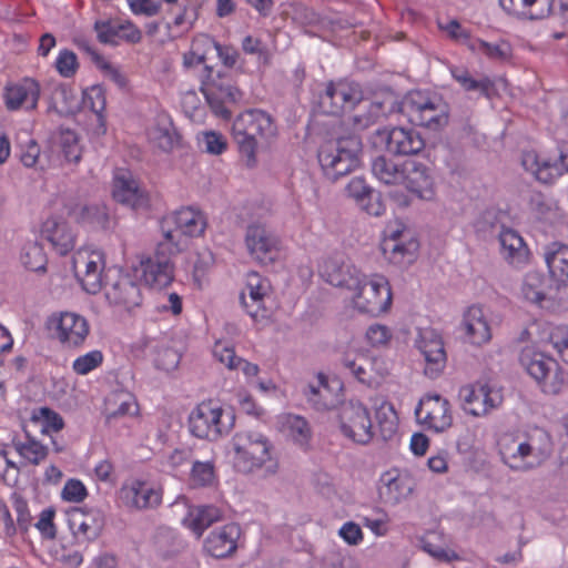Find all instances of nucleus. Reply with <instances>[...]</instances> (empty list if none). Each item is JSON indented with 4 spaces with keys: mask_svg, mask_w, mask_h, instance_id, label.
Segmentation results:
<instances>
[{
    "mask_svg": "<svg viewBox=\"0 0 568 568\" xmlns=\"http://www.w3.org/2000/svg\"><path fill=\"white\" fill-rule=\"evenodd\" d=\"M234 467L244 474L263 471L273 476L278 470V460L270 439L255 430H243L232 439Z\"/></svg>",
    "mask_w": 568,
    "mask_h": 568,
    "instance_id": "f257e3e1",
    "label": "nucleus"
},
{
    "mask_svg": "<svg viewBox=\"0 0 568 568\" xmlns=\"http://www.w3.org/2000/svg\"><path fill=\"white\" fill-rule=\"evenodd\" d=\"M498 452L503 463L510 469L531 470L549 457V437L540 430L526 436L504 434L498 439Z\"/></svg>",
    "mask_w": 568,
    "mask_h": 568,
    "instance_id": "f03ea898",
    "label": "nucleus"
},
{
    "mask_svg": "<svg viewBox=\"0 0 568 568\" xmlns=\"http://www.w3.org/2000/svg\"><path fill=\"white\" fill-rule=\"evenodd\" d=\"M275 132L272 118L264 111L248 110L235 119L232 136L246 166L255 165L257 145L274 136Z\"/></svg>",
    "mask_w": 568,
    "mask_h": 568,
    "instance_id": "7ed1b4c3",
    "label": "nucleus"
},
{
    "mask_svg": "<svg viewBox=\"0 0 568 568\" xmlns=\"http://www.w3.org/2000/svg\"><path fill=\"white\" fill-rule=\"evenodd\" d=\"M205 226L204 215L192 207H183L166 215L161 222L163 240L159 242V252H182L187 246V237L203 234Z\"/></svg>",
    "mask_w": 568,
    "mask_h": 568,
    "instance_id": "20e7f679",
    "label": "nucleus"
},
{
    "mask_svg": "<svg viewBox=\"0 0 568 568\" xmlns=\"http://www.w3.org/2000/svg\"><path fill=\"white\" fill-rule=\"evenodd\" d=\"M398 111L415 125L439 130L448 123V105L435 94L409 92L399 103Z\"/></svg>",
    "mask_w": 568,
    "mask_h": 568,
    "instance_id": "39448f33",
    "label": "nucleus"
},
{
    "mask_svg": "<svg viewBox=\"0 0 568 568\" xmlns=\"http://www.w3.org/2000/svg\"><path fill=\"white\" fill-rule=\"evenodd\" d=\"M361 149L362 142L356 135L323 143L317 156L325 176L334 182L354 170L358 165Z\"/></svg>",
    "mask_w": 568,
    "mask_h": 568,
    "instance_id": "423d86ee",
    "label": "nucleus"
},
{
    "mask_svg": "<svg viewBox=\"0 0 568 568\" xmlns=\"http://www.w3.org/2000/svg\"><path fill=\"white\" fill-rule=\"evenodd\" d=\"M201 91L212 111L223 119L231 116L230 108L241 98V92L232 84L231 78L209 65H205L202 74Z\"/></svg>",
    "mask_w": 568,
    "mask_h": 568,
    "instance_id": "0eeeda50",
    "label": "nucleus"
},
{
    "mask_svg": "<svg viewBox=\"0 0 568 568\" xmlns=\"http://www.w3.org/2000/svg\"><path fill=\"white\" fill-rule=\"evenodd\" d=\"M520 365L541 386L547 394H558L565 375L556 359L534 347H525L519 356Z\"/></svg>",
    "mask_w": 568,
    "mask_h": 568,
    "instance_id": "6e6552de",
    "label": "nucleus"
},
{
    "mask_svg": "<svg viewBox=\"0 0 568 568\" xmlns=\"http://www.w3.org/2000/svg\"><path fill=\"white\" fill-rule=\"evenodd\" d=\"M342 434L354 443L366 445L374 437V428L368 408L359 400L341 404L337 414Z\"/></svg>",
    "mask_w": 568,
    "mask_h": 568,
    "instance_id": "1a4fd4ad",
    "label": "nucleus"
},
{
    "mask_svg": "<svg viewBox=\"0 0 568 568\" xmlns=\"http://www.w3.org/2000/svg\"><path fill=\"white\" fill-rule=\"evenodd\" d=\"M223 415L221 407L214 406L212 402H203L190 414V432L199 438L216 440L233 426L234 417L229 415L225 422Z\"/></svg>",
    "mask_w": 568,
    "mask_h": 568,
    "instance_id": "9d476101",
    "label": "nucleus"
},
{
    "mask_svg": "<svg viewBox=\"0 0 568 568\" xmlns=\"http://www.w3.org/2000/svg\"><path fill=\"white\" fill-rule=\"evenodd\" d=\"M362 278L359 286L352 290L356 292L353 297L354 306L359 312L373 316L386 312L392 304V292L387 280L381 275L371 280L363 275Z\"/></svg>",
    "mask_w": 568,
    "mask_h": 568,
    "instance_id": "9b49d317",
    "label": "nucleus"
},
{
    "mask_svg": "<svg viewBox=\"0 0 568 568\" xmlns=\"http://www.w3.org/2000/svg\"><path fill=\"white\" fill-rule=\"evenodd\" d=\"M364 99L361 87L351 81H331L320 95V108L323 113L329 115H342L352 111Z\"/></svg>",
    "mask_w": 568,
    "mask_h": 568,
    "instance_id": "f8f14e48",
    "label": "nucleus"
},
{
    "mask_svg": "<svg viewBox=\"0 0 568 568\" xmlns=\"http://www.w3.org/2000/svg\"><path fill=\"white\" fill-rule=\"evenodd\" d=\"M244 241L251 257L261 264H272L278 256L280 240L264 224H250Z\"/></svg>",
    "mask_w": 568,
    "mask_h": 568,
    "instance_id": "ddd939ff",
    "label": "nucleus"
},
{
    "mask_svg": "<svg viewBox=\"0 0 568 568\" xmlns=\"http://www.w3.org/2000/svg\"><path fill=\"white\" fill-rule=\"evenodd\" d=\"M415 415L422 425L436 433L445 432L453 424L450 404L438 394H427L420 398Z\"/></svg>",
    "mask_w": 568,
    "mask_h": 568,
    "instance_id": "4468645a",
    "label": "nucleus"
},
{
    "mask_svg": "<svg viewBox=\"0 0 568 568\" xmlns=\"http://www.w3.org/2000/svg\"><path fill=\"white\" fill-rule=\"evenodd\" d=\"M459 397L463 409L476 417L489 414L503 403L501 393L487 384L466 385L460 388Z\"/></svg>",
    "mask_w": 568,
    "mask_h": 568,
    "instance_id": "2eb2a0df",
    "label": "nucleus"
},
{
    "mask_svg": "<svg viewBox=\"0 0 568 568\" xmlns=\"http://www.w3.org/2000/svg\"><path fill=\"white\" fill-rule=\"evenodd\" d=\"M72 266L74 275L84 291L95 294L101 290L104 262L100 252L78 251L73 255Z\"/></svg>",
    "mask_w": 568,
    "mask_h": 568,
    "instance_id": "dca6fc26",
    "label": "nucleus"
},
{
    "mask_svg": "<svg viewBox=\"0 0 568 568\" xmlns=\"http://www.w3.org/2000/svg\"><path fill=\"white\" fill-rule=\"evenodd\" d=\"M104 295L110 304L128 310L140 305L142 300L140 286L133 276L119 271L113 276L108 275Z\"/></svg>",
    "mask_w": 568,
    "mask_h": 568,
    "instance_id": "f3484780",
    "label": "nucleus"
},
{
    "mask_svg": "<svg viewBox=\"0 0 568 568\" xmlns=\"http://www.w3.org/2000/svg\"><path fill=\"white\" fill-rule=\"evenodd\" d=\"M377 135L385 142L386 150L394 155H415L425 148L423 136L414 129L395 126L378 130Z\"/></svg>",
    "mask_w": 568,
    "mask_h": 568,
    "instance_id": "a211bd4d",
    "label": "nucleus"
},
{
    "mask_svg": "<svg viewBox=\"0 0 568 568\" xmlns=\"http://www.w3.org/2000/svg\"><path fill=\"white\" fill-rule=\"evenodd\" d=\"M416 344L425 359V375L432 379L437 378L443 373L447 362L440 335L434 329H424L420 332Z\"/></svg>",
    "mask_w": 568,
    "mask_h": 568,
    "instance_id": "6ab92c4d",
    "label": "nucleus"
},
{
    "mask_svg": "<svg viewBox=\"0 0 568 568\" xmlns=\"http://www.w3.org/2000/svg\"><path fill=\"white\" fill-rule=\"evenodd\" d=\"M55 336L67 347L83 345L90 332L88 321L75 313L64 312L51 318Z\"/></svg>",
    "mask_w": 568,
    "mask_h": 568,
    "instance_id": "aec40b11",
    "label": "nucleus"
},
{
    "mask_svg": "<svg viewBox=\"0 0 568 568\" xmlns=\"http://www.w3.org/2000/svg\"><path fill=\"white\" fill-rule=\"evenodd\" d=\"M69 527L73 536L81 541L98 539L104 528V515L99 509L74 508L69 513Z\"/></svg>",
    "mask_w": 568,
    "mask_h": 568,
    "instance_id": "412c9836",
    "label": "nucleus"
},
{
    "mask_svg": "<svg viewBox=\"0 0 568 568\" xmlns=\"http://www.w3.org/2000/svg\"><path fill=\"white\" fill-rule=\"evenodd\" d=\"M40 98V84L32 78H23L22 80L9 83L3 91L6 108L10 111L24 109L27 111L34 110Z\"/></svg>",
    "mask_w": 568,
    "mask_h": 568,
    "instance_id": "4be33fe9",
    "label": "nucleus"
},
{
    "mask_svg": "<svg viewBox=\"0 0 568 568\" xmlns=\"http://www.w3.org/2000/svg\"><path fill=\"white\" fill-rule=\"evenodd\" d=\"M321 276L331 285L352 291L363 282V274L341 257H328L321 265Z\"/></svg>",
    "mask_w": 568,
    "mask_h": 568,
    "instance_id": "5701e85b",
    "label": "nucleus"
},
{
    "mask_svg": "<svg viewBox=\"0 0 568 568\" xmlns=\"http://www.w3.org/2000/svg\"><path fill=\"white\" fill-rule=\"evenodd\" d=\"M112 195L116 202L133 210L145 209L149 205L148 194L128 171H119L115 174Z\"/></svg>",
    "mask_w": 568,
    "mask_h": 568,
    "instance_id": "b1692460",
    "label": "nucleus"
},
{
    "mask_svg": "<svg viewBox=\"0 0 568 568\" xmlns=\"http://www.w3.org/2000/svg\"><path fill=\"white\" fill-rule=\"evenodd\" d=\"M178 253H160L156 246L155 256L141 261V273L146 285L152 288L166 287L173 281L172 255Z\"/></svg>",
    "mask_w": 568,
    "mask_h": 568,
    "instance_id": "393cba45",
    "label": "nucleus"
},
{
    "mask_svg": "<svg viewBox=\"0 0 568 568\" xmlns=\"http://www.w3.org/2000/svg\"><path fill=\"white\" fill-rule=\"evenodd\" d=\"M241 528L236 524H227L212 530L204 540L205 551L217 559L232 556L237 549Z\"/></svg>",
    "mask_w": 568,
    "mask_h": 568,
    "instance_id": "a878e982",
    "label": "nucleus"
},
{
    "mask_svg": "<svg viewBox=\"0 0 568 568\" xmlns=\"http://www.w3.org/2000/svg\"><path fill=\"white\" fill-rule=\"evenodd\" d=\"M402 184L412 193L424 200H429L434 195V176L430 169L424 163L417 161H406L403 163Z\"/></svg>",
    "mask_w": 568,
    "mask_h": 568,
    "instance_id": "bb28decb",
    "label": "nucleus"
},
{
    "mask_svg": "<svg viewBox=\"0 0 568 568\" xmlns=\"http://www.w3.org/2000/svg\"><path fill=\"white\" fill-rule=\"evenodd\" d=\"M98 40L103 44L118 45L120 40L139 42L141 32L131 22L119 20H97L93 26Z\"/></svg>",
    "mask_w": 568,
    "mask_h": 568,
    "instance_id": "cd10ccee",
    "label": "nucleus"
},
{
    "mask_svg": "<svg viewBox=\"0 0 568 568\" xmlns=\"http://www.w3.org/2000/svg\"><path fill=\"white\" fill-rule=\"evenodd\" d=\"M270 293L267 280L260 274L252 272L247 274L245 291L241 293L240 300L246 313L253 317L264 316V298Z\"/></svg>",
    "mask_w": 568,
    "mask_h": 568,
    "instance_id": "c85d7f7f",
    "label": "nucleus"
},
{
    "mask_svg": "<svg viewBox=\"0 0 568 568\" xmlns=\"http://www.w3.org/2000/svg\"><path fill=\"white\" fill-rule=\"evenodd\" d=\"M120 498L130 508L148 509L161 504L162 494L149 484L136 480L121 488Z\"/></svg>",
    "mask_w": 568,
    "mask_h": 568,
    "instance_id": "c756f323",
    "label": "nucleus"
},
{
    "mask_svg": "<svg viewBox=\"0 0 568 568\" xmlns=\"http://www.w3.org/2000/svg\"><path fill=\"white\" fill-rule=\"evenodd\" d=\"M544 258L550 277L560 286L568 285V245L551 242L544 247Z\"/></svg>",
    "mask_w": 568,
    "mask_h": 568,
    "instance_id": "7c9ffc66",
    "label": "nucleus"
},
{
    "mask_svg": "<svg viewBox=\"0 0 568 568\" xmlns=\"http://www.w3.org/2000/svg\"><path fill=\"white\" fill-rule=\"evenodd\" d=\"M346 193L354 199L368 214L379 216L385 211L381 195L371 187L363 178H354L346 185Z\"/></svg>",
    "mask_w": 568,
    "mask_h": 568,
    "instance_id": "2f4dec72",
    "label": "nucleus"
},
{
    "mask_svg": "<svg viewBox=\"0 0 568 568\" xmlns=\"http://www.w3.org/2000/svg\"><path fill=\"white\" fill-rule=\"evenodd\" d=\"M41 236L61 255L69 253L74 246V236L68 224L57 217H49L43 222Z\"/></svg>",
    "mask_w": 568,
    "mask_h": 568,
    "instance_id": "473e14b6",
    "label": "nucleus"
},
{
    "mask_svg": "<svg viewBox=\"0 0 568 568\" xmlns=\"http://www.w3.org/2000/svg\"><path fill=\"white\" fill-rule=\"evenodd\" d=\"M463 327L469 342L474 345L486 344L491 338L490 326L480 306L473 305L466 311Z\"/></svg>",
    "mask_w": 568,
    "mask_h": 568,
    "instance_id": "72a5a7b5",
    "label": "nucleus"
},
{
    "mask_svg": "<svg viewBox=\"0 0 568 568\" xmlns=\"http://www.w3.org/2000/svg\"><path fill=\"white\" fill-rule=\"evenodd\" d=\"M499 4L509 14L538 20L548 17L554 0H499Z\"/></svg>",
    "mask_w": 568,
    "mask_h": 568,
    "instance_id": "f704fd0d",
    "label": "nucleus"
},
{
    "mask_svg": "<svg viewBox=\"0 0 568 568\" xmlns=\"http://www.w3.org/2000/svg\"><path fill=\"white\" fill-rule=\"evenodd\" d=\"M523 297L534 304L542 305L546 301H554L557 294L547 285L544 275L539 272H528L521 283Z\"/></svg>",
    "mask_w": 568,
    "mask_h": 568,
    "instance_id": "c9c22d12",
    "label": "nucleus"
},
{
    "mask_svg": "<svg viewBox=\"0 0 568 568\" xmlns=\"http://www.w3.org/2000/svg\"><path fill=\"white\" fill-rule=\"evenodd\" d=\"M418 246V242L414 237L405 240L384 239L381 243L384 257L395 265L410 263Z\"/></svg>",
    "mask_w": 568,
    "mask_h": 568,
    "instance_id": "e433bc0d",
    "label": "nucleus"
},
{
    "mask_svg": "<svg viewBox=\"0 0 568 568\" xmlns=\"http://www.w3.org/2000/svg\"><path fill=\"white\" fill-rule=\"evenodd\" d=\"M499 243L504 258L513 265L519 266L528 260V248L523 237L511 229H503L499 233Z\"/></svg>",
    "mask_w": 568,
    "mask_h": 568,
    "instance_id": "4c0bfd02",
    "label": "nucleus"
},
{
    "mask_svg": "<svg viewBox=\"0 0 568 568\" xmlns=\"http://www.w3.org/2000/svg\"><path fill=\"white\" fill-rule=\"evenodd\" d=\"M410 480L405 476L386 473L381 478L379 497L385 504L396 505L412 493Z\"/></svg>",
    "mask_w": 568,
    "mask_h": 568,
    "instance_id": "58836bf2",
    "label": "nucleus"
},
{
    "mask_svg": "<svg viewBox=\"0 0 568 568\" xmlns=\"http://www.w3.org/2000/svg\"><path fill=\"white\" fill-rule=\"evenodd\" d=\"M213 356L229 369L241 368L247 377L256 376L260 368L256 364L250 363L235 354L232 346L223 342H216L213 347Z\"/></svg>",
    "mask_w": 568,
    "mask_h": 568,
    "instance_id": "ea45409f",
    "label": "nucleus"
},
{
    "mask_svg": "<svg viewBox=\"0 0 568 568\" xmlns=\"http://www.w3.org/2000/svg\"><path fill=\"white\" fill-rule=\"evenodd\" d=\"M373 175L385 185H400L403 182V164L396 163L386 155H378L372 160Z\"/></svg>",
    "mask_w": 568,
    "mask_h": 568,
    "instance_id": "a19ab883",
    "label": "nucleus"
},
{
    "mask_svg": "<svg viewBox=\"0 0 568 568\" xmlns=\"http://www.w3.org/2000/svg\"><path fill=\"white\" fill-rule=\"evenodd\" d=\"M221 519V509L210 505L192 509L184 519V524L200 538L206 528Z\"/></svg>",
    "mask_w": 568,
    "mask_h": 568,
    "instance_id": "79ce46f5",
    "label": "nucleus"
},
{
    "mask_svg": "<svg viewBox=\"0 0 568 568\" xmlns=\"http://www.w3.org/2000/svg\"><path fill=\"white\" fill-rule=\"evenodd\" d=\"M521 164L524 169L542 183H551L559 176V171L551 165L550 160H540L536 152L527 151L523 153Z\"/></svg>",
    "mask_w": 568,
    "mask_h": 568,
    "instance_id": "37998d69",
    "label": "nucleus"
},
{
    "mask_svg": "<svg viewBox=\"0 0 568 568\" xmlns=\"http://www.w3.org/2000/svg\"><path fill=\"white\" fill-rule=\"evenodd\" d=\"M149 139L153 145L170 152L179 143V134L170 121L158 122L149 130Z\"/></svg>",
    "mask_w": 568,
    "mask_h": 568,
    "instance_id": "c03bdc74",
    "label": "nucleus"
},
{
    "mask_svg": "<svg viewBox=\"0 0 568 568\" xmlns=\"http://www.w3.org/2000/svg\"><path fill=\"white\" fill-rule=\"evenodd\" d=\"M71 215L80 223L104 227L108 223L106 209L99 204H77Z\"/></svg>",
    "mask_w": 568,
    "mask_h": 568,
    "instance_id": "a18cd8bd",
    "label": "nucleus"
},
{
    "mask_svg": "<svg viewBox=\"0 0 568 568\" xmlns=\"http://www.w3.org/2000/svg\"><path fill=\"white\" fill-rule=\"evenodd\" d=\"M20 261L24 268L32 272H45L47 255L38 242L27 243L21 251Z\"/></svg>",
    "mask_w": 568,
    "mask_h": 568,
    "instance_id": "49530a36",
    "label": "nucleus"
},
{
    "mask_svg": "<svg viewBox=\"0 0 568 568\" xmlns=\"http://www.w3.org/2000/svg\"><path fill=\"white\" fill-rule=\"evenodd\" d=\"M453 78L466 90V91H478L485 97L490 95V91L494 89V83L490 79L483 77L478 80L474 79L468 70L463 68L450 69Z\"/></svg>",
    "mask_w": 568,
    "mask_h": 568,
    "instance_id": "de8ad7c7",
    "label": "nucleus"
},
{
    "mask_svg": "<svg viewBox=\"0 0 568 568\" xmlns=\"http://www.w3.org/2000/svg\"><path fill=\"white\" fill-rule=\"evenodd\" d=\"M376 420L381 435L385 440L390 439L396 434L398 417L390 403L383 402L376 408Z\"/></svg>",
    "mask_w": 568,
    "mask_h": 568,
    "instance_id": "09e8293b",
    "label": "nucleus"
},
{
    "mask_svg": "<svg viewBox=\"0 0 568 568\" xmlns=\"http://www.w3.org/2000/svg\"><path fill=\"white\" fill-rule=\"evenodd\" d=\"M287 436L298 445L307 444L311 438V428L305 418L297 415H287L284 422Z\"/></svg>",
    "mask_w": 568,
    "mask_h": 568,
    "instance_id": "8fccbe9b",
    "label": "nucleus"
},
{
    "mask_svg": "<svg viewBox=\"0 0 568 568\" xmlns=\"http://www.w3.org/2000/svg\"><path fill=\"white\" fill-rule=\"evenodd\" d=\"M31 420L41 427L42 433L59 432L64 426L62 417L48 407L34 409Z\"/></svg>",
    "mask_w": 568,
    "mask_h": 568,
    "instance_id": "3c124183",
    "label": "nucleus"
},
{
    "mask_svg": "<svg viewBox=\"0 0 568 568\" xmlns=\"http://www.w3.org/2000/svg\"><path fill=\"white\" fill-rule=\"evenodd\" d=\"M216 480L212 462H195L191 469V483L195 487L212 486Z\"/></svg>",
    "mask_w": 568,
    "mask_h": 568,
    "instance_id": "603ef678",
    "label": "nucleus"
},
{
    "mask_svg": "<svg viewBox=\"0 0 568 568\" xmlns=\"http://www.w3.org/2000/svg\"><path fill=\"white\" fill-rule=\"evenodd\" d=\"M320 385H307L304 389V395L307 402L317 410H324L331 408L332 404L326 399V393H328L327 385L324 381V376H318Z\"/></svg>",
    "mask_w": 568,
    "mask_h": 568,
    "instance_id": "864d4df0",
    "label": "nucleus"
},
{
    "mask_svg": "<svg viewBox=\"0 0 568 568\" xmlns=\"http://www.w3.org/2000/svg\"><path fill=\"white\" fill-rule=\"evenodd\" d=\"M16 449L33 465L40 464L48 455V448L32 438H28L26 443H17Z\"/></svg>",
    "mask_w": 568,
    "mask_h": 568,
    "instance_id": "5fc2aeb1",
    "label": "nucleus"
},
{
    "mask_svg": "<svg viewBox=\"0 0 568 568\" xmlns=\"http://www.w3.org/2000/svg\"><path fill=\"white\" fill-rule=\"evenodd\" d=\"M103 354L99 349L91 351L77 357L72 363V369L77 375H87L100 367L103 363Z\"/></svg>",
    "mask_w": 568,
    "mask_h": 568,
    "instance_id": "6e6d98bb",
    "label": "nucleus"
},
{
    "mask_svg": "<svg viewBox=\"0 0 568 568\" xmlns=\"http://www.w3.org/2000/svg\"><path fill=\"white\" fill-rule=\"evenodd\" d=\"M61 152L64 159L70 163H79L82 155V149L79 144L78 135L70 130L61 133Z\"/></svg>",
    "mask_w": 568,
    "mask_h": 568,
    "instance_id": "4d7b16f0",
    "label": "nucleus"
},
{
    "mask_svg": "<svg viewBox=\"0 0 568 568\" xmlns=\"http://www.w3.org/2000/svg\"><path fill=\"white\" fill-rule=\"evenodd\" d=\"M105 92L100 85H93L83 93V105L94 112L99 120L105 109Z\"/></svg>",
    "mask_w": 568,
    "mask_h": 568,
    "instance_id": "13d9d810",
    "label": "nucleus"
},
{
    "mask_svg": "<svg viewBox=\"0 0 568 568\" xmlns=\"http://www.w3.org/2000/svg\"><path fill=\"white\" fill-rule=\"evenodd\" d=\"M54 65L61 77L72 78L79 68L77 54L68 49L61 50Z\"/></svg>",
    "mask_w": 568,
    "mask_h": 568,
    "instance_id": "bf43d9fd",
    "label": "nucleus"
},
{
    "mask_svg": "<svg viewBox=\"0 0 568 568\" xmlns=\"http://www.w3.org/2000/svg\"><path fill=\"white\" fill-rule=\"evenodd\" d=\"M181 361L180 353L169 346L161 347L154 358L155 366L159 369L171 372L175 369Z\"/></svg>",
    "mask_w": 568,
    "mask_h": 568,
    "instance_id": "052dcab7",
    "label": "nucleus"
},
{
    "mask_svg": "<svg viewBox=\"0 0 568 568\" xmlns=\"http://www.w3.org/2000/svg\"><path fill=\"white\" fill-rule=\"evenodd\" d=\"M474 49H478L488 58L494 60H506L510 54V48L507 43H488L486 41L477 40Z\"/></svg>",
    "mask_w": 568,
    "mask_h": 568,
    "instance_id": "680f3d73",
    "label": "nucleus"
},
{
    "mask_svg": "<svg viewBox=\"0 0 568 568\" xmlns=\"http://www.w3.org/2000/svg\"><path fill=\"white\" fill-rule=\"evenodd\" d=\"M116 408H109L108 420L122 417L125 415H134L138 412V405L131 395H120L115 399Z\"/></svg>",
    "mask_w": 568,
    "mask_h": 568,
    "instance_id": "e2e57ef3",
    "label": "nucleus"
},
{
    "mask_svg": "<svg viewBox=\"0 0 568 568\" xmlns=\"http://www.w3.org/2000/svg\"><path fill=\"white\" fill-rule=\"evenodd\" d=\"M207 42H210L215 49L219 59L226 68H234L240 60V52L236 48L232 45H224L216 42L213 39L207 38Z\"/></svg>",
    "mask_w": 568,
    "mask_h": 568,
    "instance_id": "0e129e2a",
    "label": "nucleus"
},
{
    "mask_svg": "<svg viewBox=\"0 0 568 568\" xmlns=\"http://www.w3.org/2000/svg\"><path fill=\"white\" fill-rule=\"evenodd\" d=\"M40 153V146L33 139L20 144V161L26 168H34L39 162Z\"/></svg>",
    "mask_w": 568,
    "mask_h": 568,
    "instance_id": "69168bd1",
    "label": "nucleus"
},
{
    "mask_svg": "<svg viewBox=\"0 0 568 568\" xmlns=\"http://www.w3.org/2000/svg\"><path fill=\"white\" fill-rule=\"evenodd\" d=\"M55 511L53 508H45L41 511L40 518L36 524L43 538L54 539L57 537V529L53 523Z\"/></svg>",
    "mask_w": 568,
    "mask_h": 568,
    "instance_id": "338daca9",
    "label": "nucleus"
},
{
    "mask_svg": "<svg viewBox=\"0 0 568 568\" xmlns=\"http://www.w3.org/2000/svg\"><path fill=\"white\" fill-rule=\"evenodd\" d=\"M549 341L561 359L568 364V328L555 329L550 334Z\"/></svg>",
    "mask_w": 568,
    "mask_h": 568,
    "instance_id": "774afa93",
    "label": "nucleus"
}]
</instances>
